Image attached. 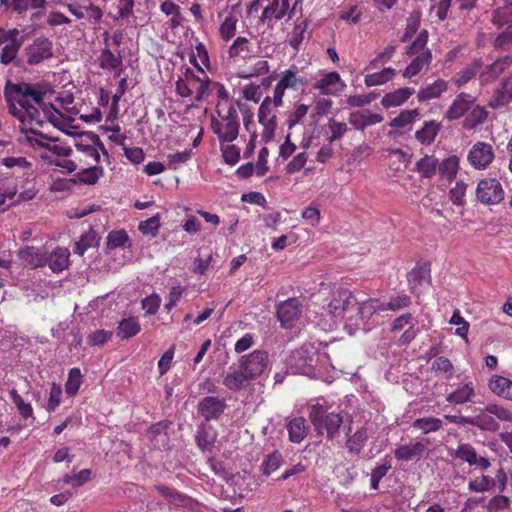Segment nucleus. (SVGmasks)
<instances>
[{"instance_id":"a878e982","label":"nucleus","mask_w":512,"mask_h":512,"mask_svg":"<svg viewBox=\"0 0 512 512\" xmlns=\"http://www.w3.org/2000/svg\"><path fill=\"white\" fill-rule=\"evenodd\" d=\"M18 257L25 266L31 269L46 264V253L40 248L27 246L18 251Z\"/></svg>"},{"instance_id":"20e7f679","label":"nucleus","mask_w":512,"mask_h":512,"mask_svg":"<svg viewBox=\"0 0 512 512\" xmlns=\"http://www.w3.org/2000/svg\"><path fill=\"white\" fill-rule=\"evenodd\" d=\"M218 118L212 116L210 127L217 136L219 143H231L239 135L240 122L238 111L234 104H229L223 108V104L218 102L216 105Z\"/></svg>"},{"instance_id":"4c0bfd02","label":"nucleus","mask_w":512,"mask_h":512,"mask_svg":"<svg viewBox=\"0 0 512 512\" xmlns=\"http://www.w3.org/2000/svg\"><path fill=\"white\" fill-rule=\"evenodd\" d=\"M22 44L23 38H20L18 40H14V42L1 46L0 62L4 65L15 63L16 66H20V62L17 61V55Z\"/></svg>"},{"instance_id":"dca6fc26","label":"nucleus","mask_w":512,"mask_h":512,"mask_svg":"<svg viewBox=\"0 0 512 512\" xmlns=\"http://www.w3.org/2000/svg\"><path fill=\"white\" fill-rule=\"evenodd\" d=\"M155 489L172 505L188 508L191 511L198 512L200 504L190 496L177 491L174 488L164 485H157Z\"/></svg>"},{"instance_id":"2f4dec72","label":"nucleus","mask_w":512,"mask_h":512,"mask_svg":"<svg viewBox=\"0 0 512 512\" xmlns=\"http://www.w3.org/2000/svg\"><path fill=\"white\" fill-rule=\"evenodd\" d=\"M414 88L404 87L387 93L381 100L385 108L397 107L406 102L414 94Z\"/></svg>"},{"instance_id":"412c9836","label":"nucleus","mask_w":512,"mask_h":512,"mask_svg":"<svg viewBox=\"0 0 512 512\" xmlns=\"http://www.w3.org/2000/svg\"><path fill=\"white\" fill-rule=\"evenodd\" d=\"M407 281L411 293L419 295L420 287L430 283V265L424 263L415 266L407 275Z\"/></svg>"},{"instance_id":"de8ad7c7","label":"nucleus","mask_w":512,"mask_h":512,"mask_svg":"<svg viewBox=\"0 0 512 512\" xmlns=\"http://www.w3.org/2000/svg\"><path fill=\"white\" fill-rule=\"evenodd\" d=\"M392 468L391 460L385 457L379 464L371 471L370 474V487L373 490H378L381 479Z\"/></svg>"},{"instance_id":"680f3d73","label":"nucleus","mask_w":512,"mask_h":512,"mask_svg":"<svg viewBox=\"0 0 512 512\" xmlns=\"http://www.w3.org/2000/svg\"><path fill=\"white\" fill-rule=\"evenodd\" d=\"M250 53L249 40L246 37H237L229 47L228 54L230 58L241 56L245 58Z\"/></svg>"},{"instance_id":"39448f33","label":"nucleus","mask_w":512,"mask_h":512,"mask_svg":"<svg viewBox=\"0 0 512 512\" xmlns=\"http://www.w3.org/2000/svg\"><path fill=\"white\" fill-rule=\"evenodd\" d=\"M308 416L319 434L325 431L328 439H334L338 435L343 422L341 412L330 411L326 405L315 403L310 406Z\"/></svg>"},{"instance_id":"f704fd0d","label":"nucleus","mask_w":512,"mask_h":512,"mask_svg":"<svg viewBox=\"0 0 512 512\" xmlns=\"http://www.w3.org/2000/svg\"><path fill=\"white\" fill-rule=\"evenodd\" d=\"M432 61L431 51H425L412 60V62L403 71L404 78H411L420 73L425 67H428Z\"/></svg>"},{"instance_id":"a19ab883","label":"nucleus","mask_w":512,"mask_h":512,"mask_svg":"<svg viewBox=\"0 0 512 512\" xmlns=\"http://www.w3.org/2000/svg\"><path fill=\"white\" fill-rule=\"evenodd\" d=\"M238 20V14L234 11L233 8L224 18L219 27V34L223 41L228 42L235 36Z\"/></svg>"},{"instance_id":"b1692460","label":"nucleus","mask_w":512,"mask_h":512,"mask_svg":"<svg viewBox=\"0 0 512 512\" xmlns=\"http://www.w3.org/2000/svg\"><path fill=\"white\" fill-rule=\"evenodd\" d=\"M344 87L345 84L341 80L339 73L335 71L325 74L322 79L313 85V88L319 89L325 95H337Z\"/></svg>"},{"instance_id":"ea45409f","label":"nucleus","mask_w":512,"mask_h":512,"mask_svg":"<svg viewBox=\"0 0 512 512\" xmlns=\"http://www.w3.org/2000/svg\"><path fill=\"white\" fill-rule=\"evenodd\" d=\"M483 66L481 59H475L467 64L455 77L454 83L461 87L467 84L476 74H478Z\"/></svg>"},{"instance_id":"f257e3e1","label":"nucleus","mask_w":512,"mask_h":512,"mask_svg":"<svg viewBox=\"0 0 512 512\" xmlns=\"http://www.w3.org/2000/svg\"><path fill=\"white\" fill-rule=\"evenodd\" d=\"M49 91L46 83H13L7 79L3 94L7 103L8 112L17 118L21 124H36L42 126L40 110L50 120L53 115L51 110L56 108L51 103H46L44 98Z\"/></svg>"},{"instance_id":"9b49d317","label":"nucleus","mask_w":512,"mask_h":512,"mask_svg":"<svg viewBox=\"0 0 512 512\" xmlns=\"http://www.w3.org/2000/svg\"><path fill=\"white\" fill-rule=\"evenodd\" d=\"M23 55L28 65H37L53 56V44L48 38L38 37L24 48Z\"/></svg>"},{"instance_id":"13d9d810","label":"nucleus","mask_w":512,"mask_h":512,"mask_svg":"<svg viewBox=\"0 0 512 512\" xmlns=\"http://www.w3.org/2000/svg\"><path fill=\"white\" fill-rule=\"evenodd\" d=\"M428 41V32L427 30H421L417 35L416 39L406 48V54L408 56H417L418 54L430 51L426 45Z\"/></svg>"},{"instance_id":"4be33fe9","label":"nucleus","mask_w":512,"mask_h":512,"mask_svg":"<svg viewBox=\"0 0 512 512\" xmlns=\"http://www.w3.org/2000/svg\"><path fill=\"white\" fill-rule=\"evenodd\" d=\"M474 101L475 98L472 95L463 92L460 93L449 106L445 117L450 121L461 118L471 109Z\"/></svg>"},{"instance_id":"72a5a7b5","label":"nucleus","mask_w":512,"mask_h":512,"mask_svg":"<svg viewBox=\"0 0 512 512\" xmlns=\"http://www.w3.org/2000/svg\"><path fill=\"white\" fill-rule=\"evenodd\" d=\"M197 446L202 450H210L216 441V432L210 425H199L195 435Z\"/></svg>"},{"instance_id":"3c124183","label":"nucleus","mask_w":512,"mask_h":512,"mask_svg":"<svg viewBox=\"0 0 512 512\" xmlns=\"http://www.w3.org/2000/svg\"><path fill=\"white\" fill-rule=\"evenodd\" d=\"M395 74H396L395 69H393L391 67L384 68L380 72L366 75L365 79H364V83L368 87L382 85V84L388 82L389 80H391Z\"/></svg>"},{"instance_id":"f03ea898","label":"nucleus","mask_w":512,"mask_h":512,"mask_svg":"<svg viewBox=\"0 0 512 512\" xmlns=\"http://www.w3.org/2000/svg\"><path fill=\"white\" fill-rule=\"evenodd\" d=\"M449 456L480 471V474L469 480V491L484 493L497 488L500 493H503L507 490L509 476L504 468L500 466L494 477L485 474V471L491 467V461L485 454L478 452L471 443H459L455 449H449Z\"/></svg>"},{"instance_id":"e2e57ef3","label":"nucleus","mask_w":512,"mask_h":512,"mask_svg":"<svg viewBox=\"0 0 512 512\" xmlns=\"http://www.w3.org/2000/svg\"><path fill=\"white\" fill-rule=\"evenodd\" d=\"M2 164L7 168H17L19 171H23V175L32 170V163L22 156H6L2 159Z\"/></svg>"},{"instance_id":"473e14b6","label":"nucleus","mask_w":512,"mask_h":512,"mask_svg":"<svg viewBox=\"0 0 512 512\" xmlns=\"http://www.w3.org/2000/svg\"><path fill=\"white\" fill-rule=\"evenodd\" d=\"M99 66L104 70L118 71V75L123 71V61L120 54L115 55L109 48L101 51L98 57Z\"/></svg>"},{"instance_id":"a211bd4d","label":"nucleus","mask_w":512,"mask_h":512,"mask_svg":"<svg viewBox=\"0 0 512 512\" xmlns=\"http://www.w3.org/2000/svg\"><path fill=\"white\" fill-rule=\"evenodd\" d=\"M227 407L226 400L215 396H206L197 405L198 413L205 420H217Z\"/></svg>"},{"instance_id":"c756f323","label":"nucleus","mask_w":512,"mask_h":512,"mask_svg":"<svg viewBox=\"0 0 512 512\" xmlns=\"http://www.w3.org/2000/svg\"><path fill=\"white\" fill-rule=\"evenodd\" d=\"M288 431L289 440L292 443H301L308 434V426L306 420L303 417H295L286 425Z\"/></svg>"},{"instance_id":"6e6d98bb","label":"nucleus","mask_w":512,"mask_h":512,"mask_svg":"<svg viewBox=\"0 0 512 512\" xmlns=\"http://www.w3.org/2000/svg\"><path fill=\"white\" fill-rule=\"evenodd\" d=\"M422 13L419 9L413 10L407 20H406V28L403 36L401 37L402 42L408 41L418 30L420 21H421Z\"/></svg>"},{"instance_id":"bf43d9fd","label":"nucleus","mask_w":512,"mask_h":512,"mask_svg":"<svg viewBox=\"0 0 512 512\" xmlns=\"http://www.w3.org/2000/svg\"><path fill=\"white\" fill-rule=\"evenodd\" d=\"M459 159L457 156H450L439 162L438 171L441 176L451 180L455 178L458 170Z\"/></svg>"},{"instance_id":"79ce46f5","label":"nucleus","mask_w":512,"mask_h":512,"mask_svg":"<svg viewBox=\"0 0 512 512\" xmlns=\"http://www.w3.org/2000/svg\"><path fill=\"white\" fill-rule=\"evenodd\" d=\"M411 427L421 431L423 434H429L441 430L443 421L436 417H422L414 420Z\"/></svg>"},{"instance_id":"ddd939ff","label":"nucleus","mask_w":512,"mask_h":512,"mask_svg":"<svg viewBox=\"0 0 512 512\" xmlns=\"http://www.w3.org/2000/svg\"><path fill=\"white\" fill-rule=\"evenodd\" d=\"M355 306L352 309L351 315L347 316V321L351 325L359 327L376 312H383L381 302L377 299H368L362 303H358L354 298Z\"/></svg>"},{"instance_id":"a18cd8bd","label":"nucleus","mask_w":512,"mask_h":512,"mask_svg":"<svg viewBox=\"0 0 512 512\" xmlns=\"http://www.w3.org/2000/svg\"><path fill=\"white\" fill-rule=\"evenodd\" d=\"M139 321L134 317H129L120 321L117 336L121 339H129L140 331Z\"/></svg>"},{"instance_id":"aec40b11","label":"nucleus","mask_w":512,"mask_h":512,"mask_svg":"<svg viewBox=\"0 0 512 512\" xmlns=\"http://www.w3.org/2000/svg\"><path fill=\"white\" fill-rule=\"evenodd\" d=\"M252 382V379L241 369V366H230L223 376L222 384L230 391H240L246 389Z\"/></svg>"},{"instance_id":"2eb2a0df","label":"nucleus","mask_w":512,"mask_h":512,"mask_svg":"<svg viewBox=\"0 0 512 512\" xmlns=\"http://www.w3.org/2000/svg\"><path fill=\"white\" fill-rule=\"evenodd\" d=\"M272 105V99L267 96L262 101L258 111V121L264 127L262 138L265 142L272 140L277 128V117L275 114H271Z\"/></svg>"},{"instance_id":"1a4fd4ad","label":"nucleus","mask_w":512,"mask_h":512,"mask_svg":"<svg viewBox=\"0 0 512 512\" xmlns=\"http://www.w3.org/2000/svg\"><path fill=\"white\" fill-rule=\"evenodd\" d=\"M238 363L252 381L270 368L269 355L264 350H254L249 354L243 355Z\"/></svg>"},{"instance_id":"69168bd1","label":"nucleus","mask_w":512,"mask_h":512,"mask_svg":"<svg viewBox=\"0 0 512 512\" xmlns=\"http://www.w3.org/2000/svg\"><path fill=\"white\" fill-rule=\"evenodd\" d=\"M220 150L226 164L234 166L240 159V148L234 144L220 143Z\"/></svg>"},{"instance_id":"4468645a","label":"nucleus","mask_w":512,"mask_h":512,"mask_svg":"<svg viewBox=\"0 0 512 512\" xmlns=\"http://www.w3.org/2000/svg\"><path fill=\"white\" fill-rule=\"evenodd\" d=\"M302 313V306L297 298H289L277 306V318L283 328H292Z\"/></svg>"},{"instance_id":"338daca9","label":"nucleus","mask_w":512,"mask_h":512,"mask_svg":"<svg viewBox=\"0 0 512 512\" xmlns=\"http://www.w3.org/2000/svg\"><path fill=\"white\" fill-rule=\"evenodd\" d=\"M128 241L129 237L125 230H114L107 236V248L113 250L124 247Z\"/></svg>"},{"instance_id":"0eeeda50","label":"nucleus","mask_w":512,"mask_h":512,"mask_svg":"<svg viewBox=\"0 0 512 512\" xmlns=\"http://www.w3.org/2000/svg\"><path fill=\"white\" fill-rule=\"evenodd\" d=\"M475 195L483 205H497L504 200L505 190L498 179L486 177L478 182Z\"/></svg>"},{"instance_id":"4d7b16f0","label":"nucleus","mask_w":512,"mask_h":512,"mask_svg":"<svg viewBox=\"0 0 512 512\" xmlns=\"http://www.w3.org/2000/svg\"><path fill=\"white\" fill-rule=\"evenodd\" d=\"M282 461L283 457L280 452L274 451L268 454L261 464L262 473L265 476L271 475L281 466Z\"/></svg>"},{"instance_id":"774afa93","label":"nucleus","mask_w":512,"mask_h":512,"mask_svg":"<svg viewBox=\"0 0 512 512\" xmlns=\"http://www.w3.org/2000/svg\"><path fill=\"white\" fill-rule=\"evenodd\" d=\"M280 81L286 86V88H291L293 90H298L301 86L307 84V80L305 78L297 77L291 69L285 70L281 74Z\"/></svg>"},{"instance_id":"393cba45","label":"nucleus","mask_w":512,"mask_h":512,"mask_svg":"<svg viewBox=\"0 0 512 512\" xmlns=\"http://www.w3.org/2000/svg\"><path fill=\"white\" fill-rule=\"evenodd\" d=\"M383 119L382 115L363 109L350 113L348 120L355 129L363 131L368 126L382 122Z\"/></svg>"},{"instance_id":"f8f14e48","label":"nucleus","mask_w":512,"mask_h":512,"mask_svg":"<svg viewBox=\"0 0 512 512\" xmlns=\"http://www.w3.org/2000/svg\"><path fill=\"white\" fill-rule=\"evenodd\" d=\"M495 159V151L491 144L478 141L468 151L467 161L476 170H485Z\"/></svg>"},{"instance_id":"c03bdc74","label":"nucleus","mask_w":512,"mask_h":512,"mask_svg":"<svg viewBox=\"0 0 512 512\" xmlns=\"http://www.w3.org/2000/svg\"><path fill=\"white\" fill-rule=\"evenodd\" d=\"M368 439L367 430L365 428L357 429L352 436L347 439L346 447L349 453L358 455Z\"/></svg>"},{"instance_id":"052dcab7","label":"nucleus","mask_w":512,"mask_h":512,"mask_svg":"<svg viewBox=\"0 0 512 512\" xmlns=\"http://www.w3.org/2000/svg\"><path fill=\"white\" fill-rule=\"evenodd\" d=\"M419 117V110H404L397 117H395L389 125L395 128H405L411 125Z\"/></svg>"},{"instance_id":"bb28decb","label":"nucleus","mask_w":512,"mask_h":512,"mask_svg":"<svg viewBox=\"0 0 512 512\" xmlns=\"http://www.w3.org/2000/svg\"><path fill=\"white\" fill-rule=\"evenodd\" d=\"M70 251L66 247L55 248L49 256H46V264L54 273H60L70 264Z\"/></svg>"},{"instance_id":"5fc2aeb1","label":"nucleus","mask_w":512,"mask_h":512,"mask_svg":"<svg viewBox=\"0 0 512 512\" xmlns=\"http://www.w3.org/2000/svg\"><path fill=\"white\" fill-rule=\"evenodd\" d=\"M82 383V374L79 368L74 367L69 370L68 378L65 383L66 394L70 397L75 396Z\"/></svg>"},{"instance_id":"c85d7f7f","label":"nucleus","mask_w":512,"mask_h":512,"mask_svg":"<svg viewBox=\"0 0 512 512\" xmlns=\"http://www.w3.org/2000/svg\"><path fill=\"white\" fill-rule=\"evenodd\" d=\"M470 426L477 427L481 431L496 432L500 429L499 422L486 411V406L479 410L475 416H470Z\"/></svg>"},{"instance_id":"49530a36","label":"nucleus","mask_w":512,"mask_h":512,"mask_svg":"<svg viewBox=\"0 0 512 512\" xmlns=\"http://www.w3.org/2000/svg\"><path fill=\"white\" fill-rule=\"evenodd\" d=\"M99 238L96 232L90 229L87 233L83 234L80 239L75 242L74 253L82 256L87 249L96 247L98 245Z\"/></svg>"},{"instance_id":"8fccbe9b","label":"nucleus","mask_w":512,"mask_h":512,"mask_svg":"<svg viewBox=\"0 0 512 512\" xmlns=\"http://www.w3.org/2000/svg\"><path fill=\"white\" fill-rule=\"evenodd\" d=\"M411 303H412L411 298L407 294L401 293V294L391 296L386 303L381 302V305L383 308V312L387 311V310L396 312V311H399V310L409 307L411 305Z\"/></svg>"},{"instance_id":"5701e85b","label":"nucleus","mask_w":512,"mask_h":512,"mask_svg":"<svg viewBox=\"0 0 512 512\" xmlns=\"http://www.w3.org/2000/svg\"><path fill=\"white\" fill-rule=\"evenodd\" d=\"M475 396V386L473 382L468 381L459 384L455 389L448 393L446 401L453 405H463L473 402Z\"/></svg>"},{"instance_id":"7c9ffc66","label":"nucleus","mask_w":512,"mask_h":512,"mask_svg":"<svg viewBox=\"0 0 512 512\" xmlns=\"http://www.w3.org/2000/svg\"><path fill=\"white\" fill-rule=\"evenodd\" d=\"M497 8L492 14V22L497 26H503L512 22V0H495Z\"/></svg>"},{"instance_id":"9d476101","label":"nucleus","mask_w":512,"mask_h":512,"mask_svg":"<svg viewBox=\"0 0 512 512\" xmlns=\"http://www.w3.org/2000/svg\"><path fill=\"white\" fill-rule=\"evenodd\" d=\"M21 130L26 133V140L33 148H44L56 158L68 157L72 153V149L69 146L51 144L50 142L56 141V139L49 137L40 131L34 129L27 130L23 128Z\"/></svg>"},{"instance_id":"6ab92c4d","label":"nucleus","mask_w":512,"mask_h":512,"mask_svg":"<svg viewBox=\"0 0 512 512\" xmlns=\"http://www.w3.org/2000/svg\"><path fill=\"white\" fill-rule=\"evenodd\" d=\"M294 8H290V0H271L263 9L260 21L270 24L273 20H281L286 15L292 18Z\"/></svg>"},{"instance_id":"603ef678","label":"nucleus","mask_w":512,"mask_h":512,"mask_svg":"<svg viewBox=\"0 0 512 512\" xmlns=\"http://www.w3.org/2000/svg\"><path fill=\"white\" fill-rule=\"evenodd\" d=\"M10 399L16 406L19 414L24 418H34L33 416V408L29 402H26L23 397L17 392L16 389H12L9 392Z\"/></svg>"},{"instance_id":"423d86ee","label":"nucleus","mask_w":512,"mask_h":512,"mask_svg":"<svg viewBox=\"0 0 512 512\" xmlns=\"http://www.w3.org/2000/svg\"><path fill=\"white\" fill-rule=\"evenodd\" d=\"M318 351L311 343L303 344L293 350L286 358V369L291 374H303L311 376L317 363Z\"/></svg>"},{"instance_id":"864d4df0","label":"nucleus","mask_w":512,"mask_h":512,"mask_svg":"<svg viewBox=\"0 0 512 512\" xmlns=\"http://www.w3.org/2000/svg\"><path fill=\"white\" fill-rule=\"evenodd\" d=\"M487 118V112L483 107L476 106L465 117L463 127L465 129H474L476 126L482 124Z\"/></svg>"},{"instance_id":"0e129e2a","label":"nucleus","mask_w":512,"mask_h":512,"mask_svg":"<svg viewBox=\"0 0 512 512\" xmlns=\"http://www.w3.org/2000/svg\"><path fill=\"white\" fill-rule=\"evenodd\" d=\"M486 411L492 414V416L502 422H512V411L502 404L488 403L486 405Z\"/></svg>"},{"instance_id":"c9c22d12","label":"nucleus","mask_w":512,"mask_h":512,"mask_svg":"<svg viewBox=\"0 0 512 512\" xmlns=\"http://www.w3.org/2000/svg\"><path fill=\"white\" fill-rule=\"evenodd\" d=\"M448 89V83L443 79H437L432 84L422 88L418 94L417 98L419 102L428 101L434 98L439 97L443 92Z\"/></svg>"},{"instance_id":"e433bc0d","label":"nucleus","mask_w":512,"mask_h":512,"mask_svg":"<svg viewBox=\"0 0 512 512\" xmlns=\"http://www.w3.org/2000/svg\"><path fill=\"white\" fill-rule=\"evenodd\" d=\"M439 167V161L434 155H425L417 161L415 170L422 178H432L436 175Z\"/></svg>"},{"instance_id":"09e8293b","label":"nucleus","mask_w":512,"mask_h":512,"mask_svg":"<svg viewBox=\"0 0 512 512\" xmlns=\"http://www.w3.org/2000/svg\"><path fill=\"white\" fill-rule=\"evenodd\" d=\"M103 174V169L98 166H93L89 168H85L78 172L74 179L77 180V183H83L87 185H94L97 183L99 178Z\"/></svg>"},{"instance_id":"37998d69","label":"nucleus","mask_w":512,"mask_h":512,"mask_svg":"<svg viewBox=\"0 0 512 512\" xmlns=\"http://www.w3.org/2000/svg\"><path fill=\"white\" fill-rule=\"evenodd\" d=\"M507 68V62L505 60H496L489 66H486L485 70L480 72L479 80L481 84H487L497 79Z\"/></svg>"},{"instance_id":"6e6552de","label":"nucleus","mask_w":512,"mask_h":512,"mask_svg":"<svg viewBox=\"0 0 512 512\" xmlns=\"http://www.w3.org/2000/svg\"><path fill=\"white\" fill-rule=\"evenodd\" d=\"M354 297L348 289H339L332 293L326 312L336 324L340 318L351 315L354 308Z\"/></svg>"},{"instance_id":"f3484780","label":"nucleus","mask_w":512,"mask_h":512,"mask_svg":"<svg viewBox=\"0 0 512 512\" xmlns=\"http://www.w3.org/2000/svg\"><path fill=\"white\" fill-rule=\"evenodd\" d=\"M429 443V440L424 438L419 441H411L409 443L399 445L394 451V456L397 460L406 462L420 460L424 456Z\"/></svg>"},{"instance_id":"58836bf2","label":"nucleus","mask_w":512,"mask_h":512,"mask_svg":"<svg viewBox=\"0 0 512 512\" xmlns=\"http://www.w3.org/2000/svg\"><path fill=\"white\" fill-rule=\"evenodd\" d=\"M440 128V123L434 120L425 122L424 126L416 131L415 138L423 145H430L435 140Z\"/></svg>"},{"instance_id":"cd10ccee","label":"nucleus","mask_w":512,"mask_h":512,"mask_svg":"<svg viewBox=\"0 0 512 512\" xmlns=\"http://www.w3.org/2000/svg\"><path fill=\"white\" fill-rule=\"evenodd\" d=\"M487 386L494 395L512 402V380L501 375H493Z\"/></svg>"},{"instance_id":"7ed1b4c3","label":"nucleus","mask_w":512,"mask_h":512,"mask_svg":"<svg viewBox=\"0 0 512 512\" xmlns=\"http://www.w3.org/2000/svg\"><path fill=\"white\" fill-rule=\"evenodd\" d=\"M191 63L197 68L198 74L190 67L185 68L176 81V92L183 98L193 97L194 101L201 102L209 95L211 81L194 56Z\"/></svg>"}]
</instances>
